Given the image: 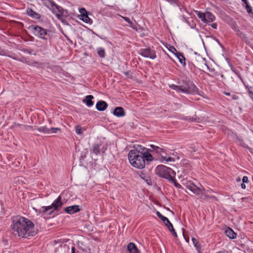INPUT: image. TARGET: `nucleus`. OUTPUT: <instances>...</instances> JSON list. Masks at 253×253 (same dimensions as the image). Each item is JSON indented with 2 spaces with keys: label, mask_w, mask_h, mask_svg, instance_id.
<instances>
[{
  "label": "nucleus",
  "mask_w": 253,
  "mask_h": 253,
  "mask_svg": "<svg viewBox=\"0 0 253 253\" xmlns=\"http://www.w3.org/2000/svg\"><path fill=\"white\" fill-rule=\"evenodd\" d=\"M183 184L188 189L200 197L203 195V193L205 191L204 187L201 184H199L200 187H198L191 181H187L186 183H183Z\"/></svg>",
  "instance_id": "obj_7"
},
{
  "label": "nucleus",
  "mask_w": 253,
  "mask_h": 253,
  "mask_svg": "<svg viewBox=\"0 0 253 253\" xmlns=\"http://www.w3.org/2000/svg\"><path fill=\"white\" fill-rule=\"evenodd\" d=\"M170 49H169V50L174 53H176V51H177L176 48L173 46H170Z\"/></svg>",
  "instance_id": "obj_46"
},
{
  "label": "nucleus",
  "mask_w": 253,
  "mask_h": 253,
  "mask_svg": "<svg viewBox=\"0 0 253 253\" xmlns=\"http://www.w3.org/2000/svg\"><path fill=\"white\" fill-rule=\"evenodd\" d=\"M211 27L212 28H213V29H217V23H213L211 24Z\"/></svg>",
  "instance_id": "obj_50"
},
{
  "label": "nucleus",
  "mask_w": 253,
  "mask_h": 253,
  "mask_svg": "<svg viewBox=\"0 0 253 253\" xmlns=\"http://www.w3.org/2000/svg\"><path fill=\"white\" fill-rule=\"evenodd\" d=\"M169 181L170 182L173 183L174 184V186L177 188H178V189L182 188V187L181 186V185L177 182V180L175 178V176H173L171 177V179H169Z\"/></svg>",
  "instance_id": "obj_30"
},
{
  "label": "nucleus",
  "mask_w": 253,
  "mask_h": 253,
  "mask_svg": "<svg viewBox=\"0 0 253 253\" xmlns=\"http://www.w3.org/2000/svg\"><path fill=\"white\" fill-rule=\"evenodd\" d=\"M246 5V3H249V2H248L247 0H241Z\"/></svg>",
  "instance_id": "obj_58"
},
{
  "label": "nucleus",
  "mask_w": 253,
  "mask_h": 253,
  "mask_svg": "<svg viewBox=\"0 0 253 253\" xmlns=\"http://www.w3.org/2000/svg\"><path fill=\"white\" fill-rule=\"evenodd\" d=\"M150 146L153 149V151H154L156 146L154 145H150Z\"/></svg>",
  "instance_id": "obj_56"
},
{
  "label": "nucleus",
  "mask_w": 253,
  "mask_h": 253,
  "mask_svg": "<svg viewBox=\"0 0 253 253\" xmlns=\"http://www.w3.org/2000/svg\"><path fill=\"white\" fill-rule=\"evenodd\" d=\"M167 2H169L171 4L178 5L179 1L178 0H165Z\"/></svg>",
  "instance_id": "obj_41"
},
{
  "label": "nucleus",
  "mask_w": 253,
  "mask_h": 253,
  "mask_svg": "<svg viewBox=\"0 0 253 253\" xmlns=\"http://www.w3.org/2000/svg\"><path fill=\"white\" fill-rule=\"evenodd\" d=\"M34 224L29 219L20 216L13 217L11 227L15 235L28 238L37 234L34 229Z\"/></svg>",
  "instance_id": "obj_1"
},
{
  "label": "nucleus",
  "mask_w": 253,
  "mask_h": 253,
  "mask_svg": "<svg viewBox=\"0 0 253 253\" xmlns=\"http://www.w3.org/2000/svg\"><path fill=\"white\" fill-rule=\"evenodd\" d=\"M72 253H75V247L72 248Z\"/></svg>",
  "instance_id": "obj_59"
},
{
  "label": "nucleus",
  "mask_w": 253,
  "mask_h": 253,
  "mask_svg": "<svg viewBox=\"0 0 253 253\" xmlns=\"http://www.w3.org/2000/svg\"><path fill=\"white\" fill-rule=\"evenodd\" d=\"M217 253H227V252H226V251H220V252H217Z\"/></svg>",
  "instance_id": "obj_61"
},
{
  "label": "nucleus",
  "mask_w": 253,
  "mask_h": 253,
  "mask_svg": "<svg viewBox=\"0 0 253 253\" xmlns=\"http://www.w3.org/2000/svg\"><path fill=\"white\" fill-rule=\"evenodd\" d=\"M226 60L228 61L229 65L231 68V70L235 74H236V75L241 80H242L240 74L239 73V72L237 71V70L235 69V68L232 65L231 63H230L229 61V59L228 58L226 59Z\"/></svg>",
  "instance_id": "obj_31"
},
{
  "label": "nucleus",
  "mask_w": 253,
  "mask_h": 253,
  "mask_svg": "<svg viewBox=\"0 0 253 253\" xmlns=\"http://www.w3.org/2000/svg\"><path fill=\"white\" fill-rule=\"evenodd\" d=\"M142 157L144 159V162H150L153 160V157L148 151H146L145 154L142 155Z\"/></svg>",
  "instance_id": "obj_23"
},
{
  "label": "nucleus",
  "mask_w": 253,
  "mask_h": 253,
  "mask_svg": "<svg viewBox=\"0 0 253 253\" xmlns=\"http://www.w3.org/2000/svg\"><path fill=\"white\" fill-rule=\"evenodd\" d=\"M174 54L178 59L179 62L183 66H185V58L183 54L179 52L176 51V53H175Z\"/></svg>",
  "instance_id": "obj_21"
},
{
  "label": "nucleus",
  "mask_w": 253,
  "mask_h": 253,
  "mask_svg": "<svg viewBox=\"0 0 253 253\" xmlns=\"http://www.w3.org/2000/svg\"><path fill=\"white\" fill-rule=\"evenodd\" d=\"M97 54L98 55L103 58L105 57L106 55V52L105 51V49L103 47H98L97 48Z\"/></svg>",
  "instance_id": "obj_26"
},
{
  "label": "nucleus",
  "mask_w": 253,
  "mask_h": 253,
  "mask_svg": "<svg viewBox=\"0 0 253 253\" xmlns=\"http://www.w3.org/2000/svg\"><path fill=\"white\" fill-rule=\"evenodd\" d=\"M61 129L59 127H51L49 128V134L56 133L58 131H60Z\"/></svg>",
  "instance_id": "obj_37"
},
{
  "label": "nucleus",
  "mask_w": 253,
  "mask_h": 253,
  "mask_svg": "<svg viewBox=\"0 0 253 253\" xmlns=\"http://www.w3.org/2000/svg\"><path fill=\"white\" fill-rule=\"evenodd\" d=\"M186 120H189L191 122H199L201 120L200 118L197 117L196 115H195L194 117H186Z\"/></svg>",
  "instance_id": "obj_36"
},
{
  "label": "nucleus",
  "mask_w": 253,
  "mask_h": 253,
  "mask_svg": "<svg viewBox=\"0 0 253 253\" xmlns=\"http://www.w3.org/2000/svg\"><path fill=\"white\" fill-rule=\"evenodd\" d=\"M17 60L23 63H26L28 65L31 64L29 60H27V59L25 57H22L21 59H17Z\"/></svg>",
  "instance_id": "obj_43"
},
{
  "label": "nucleus",
  "mask_w": 253,
  "mask_h": 253,
  "mask_svg": "<svg viewBox=\"0 0 253 253\" xmlns=\"http://www.w3.org/2000/svg\"><path fill=\"white\" fill-rule=\"evenodd\" d=\"M245 86L248 92L250 97L252 101H253V87L248 85H245Z\"/></svg>",
  "instance_id": "obj_28"
},
{
  "label": "nucleus",
  "mask_w": 253,
  "mask_h": 253,
  "mask_svg": "<svg viewBox=\"0 0 253 253\" xmlns=\"http://www.w3.org/2000/svg\"><path fill=\"white\" fill-rule=\"evenodd\" d=\"M156 153H162V152H166L165 150L162 148H160L158 146H157L155 148V150L154 151Z\"/></svg>",
  "instance_id": "obj_42"
},
{
  "label": "nucleus",
  "mask_w": 253,
  "mask_h": 253,
  "mask_svg": "<svg viewBox=\"0 0 253 253\" xmlns=\"http://www.w3.org/2000/svg\"><path fill=\"white\" fill-rule=\"evenodd\" d=\"M156 174L161 178L166 179L168 181L171 179L173 176H175L176 172L171 168L165 165H158L155 170Z\"/></svg>",
  "instance_id": "obj_4"
},
{
  "label": "nucleus",
  "mask_w": 253,
  "mask_h": 253,
  "mask_svg": "<svg viewBox=\"0 0 253 253\" xmlns=\"http://www.w3.org/2000/svg\"><path fill=\"white\" fill-rule=\"evenodd\" d=\"M215 19L214 15L210 12H206V22L205 23H210L213 21Z\"/></svg>",
  "instance_id": "obj_22"
},
{
  "label": "nucleus",
  "mask_w": 253,
  "mask_h": 253,
  "mask_svg": "<svg viewBox=\"0 0 253 253\" xmlns=\"http://www.w3.org/2000/svg\"><path fill=\"white\" fill-rule=\"evenodd\" d=\"M195 26H196L195 23H194L192 22V25H190V27L192 28H193Z\"/></svg>",
  "instance_id": "obj_60"
},
{
  "label": "nucleus",
  "mask_w": 253,
  "mask_h": 253,
  "mask_svg": "<svg viewBox=\"0 0 253 253\" xmlns=\"http://www.w3.org/2000/svg\"><path fill=\"white\" fill-rule=\"evenodd\" d=\"M249 182L248 177L246 176H244L242 178V183H248Z\"/></svg>",
  "instance_id": "obj_44"
},
{
  "label": "nucleus",
  "mask_w": 253,
  "mask_h": 253,
  "mask_svg": "<svg viewBox=\"0 0 253 253\" xmlns=\"http://www.w3.org/2000/svg\"><path fill=\"white\" fill-rule=\"evenodd\" d=\"M63 10H64V13H63V14L62 13V12H58L59 13L61 14H59L60 15V16H61V15H66V14H68V11L67 10L64 9H63ZM61 17H60V19H61Z\"/></svg>",
  "instance_id": "obj_48"
},
{
  "label": "nucleus",
  "mask_w": 253,
  "mask_h": 253,
  "mask_svg": "<svg viewBox=\"0 0 253 253\" xmlns=\"http://www.w3.org/2000/svg\"><path fill=\"white\" fill-rule=\"evenodd\" d=\"M27 14L29 16L35 19H40L41 17L40 14L36 12L33 9L29 8L27 9Z\"/></svg>",
  "instance_id": "obj_18"
},
{
  "label": "nucleus",
  "mask_w": 253,
  "mask_h": 253,
  "mask_svg": "<svg viewBox=\"0 0 253 253\" xmlns=\"http://www.w3.org/2000/svg\"><path fill=\"white\" fill-rule=\"evenodd\" d=\"M231 97L233 100H238L239 99V97L235 94H231Z\"/></svg>",
  "instance_id": "obj_45"
},
{
  "label": "nucleus",
  "mask_w": 253,
  "mask_h": 253,
  "mask_svg": "<svg viewBox=\"0 0 253 253\" xmlns=\"http://www.w3.org/2000/svg\"><path fill=\"white\" fill-rule=\"evenodd\" d=\"M37 130L40 132L49 134V128L46 126L39 127L37 128Z\"/></svg>",
  "instance_id": "obj_33"
},
{
  "label": "nucleus",
  "mask_w": 253,
  "mask_h": 253,
  "mask_svg": "<svg viewBox=\"0 0 253 253\" xmlns=\"http://www.w3.org/2000/svg\"><path fill=\"white\" fill-rule=\"evenodd\" d=\"M93 98L94 97L92 95H88L86 96L85 98L83 100V102L85 103L86 106L91 107L93 105V102L92 101Z\"/></svg>",
  "instance_id": "obj_20"
},
{
  "label": "nucleus",
  "mask_w": 253,
  "mask_h": 253,
  "mask_svg": "<svg viewBox=\"0 0 253 253\" xmlns=\"http://www.w3.org/2000/svg\"><path fill=\"white\" fill-rule=\"evenodd\" d=\"M241 188L243 189H245L246 187V184L245 183H242L241 184Z\"/></svg>",
  "instance_id": "obj_54"
},
{
  "label": "nucleus",
  "mask_w": 253,
  "mask_h": 253,
  "mask_svg": "<svg viewBox=\"0 0 253 253\" xmlns=\"http://www.w3.org/2000/svg\"><path fill=\"white\" fill-rule=\"evenodd\" d=\"M113 115L117 117H123L125 115L124 109L122 107H117L113 111Z\"/></svg>",
  "instance_id": "obj_15"
},
{
  "label": "nucleus",
  "mask_w": 253,
  "mask_h": 253,
  "mask_svg": "<svg viewBox=\"0 0 253 253\" xmlns=\"http://www.w3.org/2000/svg\"><path fill=\"white\" fill-rule=\"evenodd\" d=\"M106 148H104V146L102 144H94L92 146V152L96 155L100 154V152L104 153L106 151Z\"/></svg>",
  "instance_id": "obj_11"
},
{
  "label": "nucleus",
  "mask_w": 253,
  "mask_h": 253,
  "mask_svg": "<svg viewBox=\"0 0 253 253\" xmlns=\"http://www.w3.org/2000/svg\"><path fill=\"white\" fill-rule=\"evenodd\" d=\"M231 28L235 31L236 32V33L238 32H239V27L237 26V25L236 24V22H234V23H233L231 25Z\"/></svg>",
  "instance_id": "obj_38"
},
{
  "label": "nucleus",
  "mask_w": 253,
  "mask_h": 253,
  "mask_svg": "<svg viewBox=\"0 0 253 253\" xmlns=\"http://www.w3.org/2000/svg\"><path fill=\"white\" fill-rule=\"evenodd\" d=\"M237 181H240L241 179L240 178V177H238V178L237 179Z\"/></svg>",
  "instance_id": "obj_63"
},
{
  "label": "nucleus",
  "mask_w": 253,
  "mask_h": 253,
  "mask_svg": "<svg viewBox=\"0 0 253 253\" xmlns=\"http://www.w3.org/2000/svg\"><path fill=\"white\" fill-rule=\"evenodd\" d=\"M138 53L145 58H149L151 59H154L157 57L155 50L150 47L140 49Z\"/></svg>",
  "instance_id": "obj_8"
},
{
  "label": "nucleus",
  "mask_w": 253,
  "mask_h": 253,
  "mask_svg": "<svg viewBox=\"0 0 253 253\" xmlns=\"http://www.w3.org/2000/svg\"><path fill=\"white\" fill-rule=\"evenodd\" d=\"M23 126H24V128L25 129H26V130H29V129L33 130V126H27V125H24Z\"/></svg>",
  "instance_id": "obj_47"
},
{
  "label": "nucleus",
  "mask_w": 253,
  "mask_h": 253,
  "mask_svg": "<svg viewBox=\"0 0 253 253\" xmlns=\"http://www.w3.org/2000/svg\"><path fill=\"white\" fill-rule=\"evenodd\" d=\"M156 215L163 221L165 225L166 224L169 223V219L167 217L163 216L159 211H157Z\"/></svg>",
  "instance_id": "obj_25"
},
{
  "label": "nucleus",
  "mask_w": 253,
  "mask_h": 253,
  "mask_svg": "<svg viewBox=\"0 0 253 253\" xmlns=\"http://www.w3.org/2000/svg\"><path fill=\"white\" fill-rule=\"evenodd\" d=\"M22 51H23L24 53H28L31 55H35V53H33V49H23L22 50Z\"/></svg>",
  "instance_id": "obj_40"
},
{
  "label": "nucleus",
  "mask_w": 253,
  "mask_h": 253,
  "mask_svg": "<svg viewBox=\"0 0 253 253\" xmlns=\"http://www.w3.org/2000/svg\"><path fill=\"white\" fill-rule=\"evenodd\" d=\"M130 151L136 152L138 154L143 155L145 154L146 151H151V150L145 147H143L142 146L137 145L136 147H134V149L131 150Z\"/></svg>",
  "instance_id": "obj_17"
},
{
  "label": "nucleus",
  "mask_w": 253,
  "mask_h": 253,
  "mask_svg": "<svg viewBox=\"0 0 253 253\" xmlns=\"http://www.w3.org/2000/svg\"><path fill=\"white\" fill-rule=\"evenodd\" d=\"M55 211L50 206H43L39 209V213L47 215H51Z\"/></svg>",
  "instance_id": "obj_10"
},
{
  "label": "nucleus",
  "mask_w": 253,
  "mask_h": 253,
  "mask_svg": "<svg viewBox=\"0 0 253 253\" xmlns=\"http://www.w3.org/2000/svg\"><path fill=\"white\" fill-rule=\"evenodd\" d=\"M140 176L148 185H151V179L149 176L143 173L140 175Z\"/></svg>",
  "instance_id": "obj_32"
},
{
  "label": "nucleus",
  "mask_w": 253,
  "mask_h": 253,
  "mask_svg": "<svg viewBox=\"0 0 253 253\" xmlns=\"http://www.w3.org/2000/svg\"><path fill=\"white\" fill-rule=\"evenodd\" d=\"M192 241L195 247L196 248L198 252L200 253L201 246L199 244V242L194 237H192Z\"/></svg>",
  "instance_id": "obj_34"
},
{
  "label": "nucleus",
  "mask_w": 253,
  "mask_h": 253,
  "mask_svg": "<svg viewBox=\"0 0 253 253\" xmlns=\"http://www.w3.org/2000/svg\"><path fill=\"white\" fill-rule=\"evenodd\" d=\"M16 126H17L20 127V126H23V125L20 124H16Z\"/></svg>",
  "instance_id": "obj_62"
},
{
  "label": "nucleus",
  "mask_w": 253,
  "mask_h": 253,
  "mask_svg": "<svg viewBox=\"0 0 253 253\" xmlns=\"http://www.w3.org/2000/svg\"><path fill=\"white\" fill-rule=\"evenodd\" d=\"M81 211L80 207L78 205H73L66 207L64 209V211L67 213L73 214Z\"/></svg>",
  "instance_id": "obj_12"
},
{
  "label": "nucleus",
  "mask_w": 253,
  "mask_h": 253,
  "mask_svg": "<svg viewBox=\"0 0 253 253\" xmlns=\"http://www.w3.org/2000/svg\"><path fill=\"white\" fill-rule=\"evenodd\" d=\"M127 250L129 253H139L140 251L135 244L129 243L127 246Z\"/></svg>",
  "instance_id": "obj_16"
},
{
  "label": "nucleus",
  "mask_w": 253,
  "mask_h": 253,
  "mask_svg": "<svg viewBox=\"0 0 253 253\" xmlns=\"http://www.w3.org/2000/svg\"><path fill=\"white\" fill-rule=\"evenodd\" d=\"M215 40L217 42V43L222 48L224 47L223 45L220 42L218 39H215Z\"/></svg>",
  "instance_id": "obj_51"
},
{
  "label": "nucleus",
  "mask_w": 253,
  "mask_h": 253,
  "mask_svg": "<svg viewBox=\"0 0 253 253\" xmlns=\"http://www.w3.org/2000/svg\"><path fill=\"white\" fill-rule=\"evenodd\" d=\"M80 14L78 16V17L84 22L91 24L92 23V20L88 17L87 11L84 8H81L79 9Z\"/></svg>",
  "instance_id": "obj_9"
},
{
  "label": "nucleus",
  "mask_w": 253,
  "mask_h": 253,
  "mask_svg": "<svg viewBox=\"0 0 253 253\" xmlns=\"http://www.w3.org/2000/svg\"><path fill=\"white\" fill-rule=\"evenodd\" d=\"M236 34L245 42L248 43L249 42L248 39L245 33L239 30V32H238Z\"/></svg>",
  "instance_id": "obj_24"
},
{
  "label": "nucleus",
  "mask_w": 253,
  "mask_h": 253,
  "mask_svg": "<svg viewBox=\"0 0 253 253\" xmlns=\"http://www.w3.org/2000/svg\"><path fill=\"white\" fill-rule=\"evenodd\" d=\"M29 29L35 36L43 40H47L50 36L49 31L38 25H32Z\"/></svg>",
  "instance_id": "obj_5"
},
{
  "label": "nucleus",
  "mask_w": 253,
  "mask_h": 253,
  "mask_svg": "<svg viewBox=\"0 0 253 253\" xmlns=\"http://www.w3.org/2000/svg\"><path fill=\"white\" fill-rule=\"evenodd\" d=\"M174 159L172 157H167V162H174Z\"/></svg>",
  "instance_id": "obj_49"
},
{
  "label": "nucleus",
  "mask_w": 253,
  "mask_h": 253,
  "mask_svg": "<svg viewBox=\"0 0 253 253\" xmlns=\"http://www.w3.org/2000/svg\"><path fill=\"white\" fill-rule=\"evenodd\" d=\"M245 8L248 13L250 14L251 16L253 17V12L252 10V7L250 5V4L246 3V5H245Z\"/></svg>",
  "instance_id": "obj_35"
},
{
  "label": "nucleus",
  "mask_w": 253,
  "mask_h": 253,
  "mask_svg": "<svg viewBox=\"0 0 253 253\" xmlns=\"http://www.w3.org/2000/svg\"><path fill=\"white\" fill-rule=\"evenodd\" d=\"M42 1L43 4L50 9L52 13L55 14L56 16L57 17L58 19H60V15L59 14H57V11L58 12H62V13H64L63 8L58 5L54 1L52 0H41Z\"/></svg>",
  "instance_id": "obj_6"
},
{
  "label": "nucleus",
  "mask_w": 253,
  "mask_h": 253,
  "mask_svg": "<svg viewBox=\"0 0 253 253\" xmlns=\"http://www.w3.org/2000/svg\"><path fill=\"white\" fill-rule=\"evenodd\" d=\"M166 226L168 228L169 230L171 232L172 234L175 237H177V235L176 232L173 228V225L169 221V223L166 224Z\"/></svg>",
  "instance_id": "obj_27"
},
{
  "label": "nucleus",
  "mask_w": 253,
  "mask_h": 253,
  "mask_svg": "<svg viewBox=\"0 0 253 253\" xmlns=\"http://www.w3.org/2000/svg\"><path fill=\"white\" fill-rule=\"evenodd\" d=\"M56 68H57L58 70H60V68L59 67H56Z\"/></svg>",
  "instance_id": "obj_64"
},
{
  "label": "nucleus",
  "mask_w": 253,
  "mask_h": 253,
  "mask_svg": "<svg viewBox=\"0 0 253 253\" xmlns=\"http://www.w3.org/2000/svg\"><path fill=\"white\" fill-rule=\"evenodd\" d=\"M124 19H125V20H126V21H127L128 23H130V24L131 23V21L130 19L129 18H128V17H125Z\"/></svg>",
  "instance_id": "obj_53"
},
{
  "label": "nucleus",
  "mask_w": 253,
  "mask_h": 253,
  "mask_svg": "<svg viewBox=\"0 0 253 253\" xmlns=\"http://www.w3.org/2000/svg\"><path fill=\"white\" fill-rule=\"evenodd\" d=\"M161 161H162V162H164V161H166L167 162V157H166L162 156V157H161Z\"/></svg>",
  "instance_id": "obj_52"
},
{
  "label": "nucleus",
  "mask_w": 253,
  "mask_h": 253,
  "mask_svg": "<svg viewBox=\"0 0 253 253\" xmlns=\"http://www.w3.org/2000/svg\"><path fill=\"white\" fill-rule=\"evenodd\" d=\"M170 87L178 92L186 94H196L198 91L196 86L191 82H183L179 85L172 84L170 86Z\"/></svg>",
  "instance_id": "obj_2"
},
{
  "label": "nucleus",
  "mask_w": 253,
  "mask_h": 253,
  "mask_svg": "<svg viewBox=\"0 0 253 253\" xmlns=\"http://www.w3.org/2000/svg\"><path fill=\"white\" fill-rule=\"evenodd\" d=\"M108 104L103 100L98 101L96 104V108L99 111H103L108 107Z\"/></svg>",
  "instance_id": "obj_14"
},
{
  "label": "nucleus",
  "mask_w": 253,
  "mask_h": 253,
  "mask_svg": "<svg viewBox=\"0 0 253 253\" xmlns=\"http://www.w3.org/2000/svg\"><path fill=\"white\" fill-rule=\"evenodd\" d=\"M224 94H225L226 95H227V96H231V94L229 92H224Z\"/></svg>",
  "instance_id": "obj_57"
},
{
  "label": "nucleus",
  "mask_w": 253,
  "mask_h": 253,
  "mask_svg": "<svg viewBox=\"0 0 253 253\" xmlns=\"http://www.w3.org/2000/svg\"><path fill=\"white\" fill-rule=\"evenodd\" d=\"M225 233L230 239H234L236 238L237 234L230 227L226 229Z\"/></svg>",
  "instance_id": "obj_19"
},
{
  "label": "nucleus",
  "mask_w": 253,
  "mask_h": 253,
  "mask_svg": "<svg viewBox=\"0 0 253 253\" xmlns=\"http://www.w3.org/2000/svg\"><path fill=\"white\" fill-rule=\"evenodd\" d=\"M183 236H184V238L185 240V241L187 242V243H189V238L188 237H186L184 235H183Z\"/></svg>",
  "instance_id": "obj_55"
},
{
  "label": "nucleus",
  "mask_w": 253,
  "mask_h": 253,
  "mask_svg": "<svg viewBox=\"0 0 253 253\" xmlns=\"http://www.w3.org/2000/svg\"><path fill=\"white\" fill-rule=\"evenodd\" d=\"M63 203L61 201V197L59 196L56 200H55L51 205L52 208L55 211L59 210L62 207Z\"/></svg>",
  "instance_id": "obj_13"
},
{
  "label": "nucleus",
  "mask_w": 253,
  "mask_h": 253,
  "mask_svg": "<svg viewBox=\"0 0 253 253\" xmlns=\"http://www.w3.org/2000/svg\"><path fill=\"white\" fill-rule=\"evenodd\" d=\"M129 161L131 165L137 169H142L145 167V162L141 155L136 152L130 151L128 154Z\"/></svg>",
  "instance_id": "obj_3"
},
{
  "label": "nucleus",
  "mask_w": 253,
  "mask_h": 253,
  "mask_svg": "<svg viewBox=\"0 0 253 253\" xmlns=\"http://www.w3.org/2000/svg\"><path fill=\"white\" fill-rule=\"evenodd\" d=\"M197 16L200 18L204 23L206 22V13H204L199 11H195Z\"/></svg>",
  "instance_id": "obj_29"
},
{
  "label": "nucleus",
  "mask_w": 253,
  "mask_h": 253,
  "mask_svg": "<svg viewBox=\"0 0 253 253\" xmlns=\"http://www.w3.org/2000/svg\"><path fill=\"white\" fill-rule=\"evenodd\" d=\"M75 131L78 134L81 135L83 134V130L82 127L80 126H77L75 127Z\"/></svg>",
  "instance_id": "obj_39"
}]
</instances>
